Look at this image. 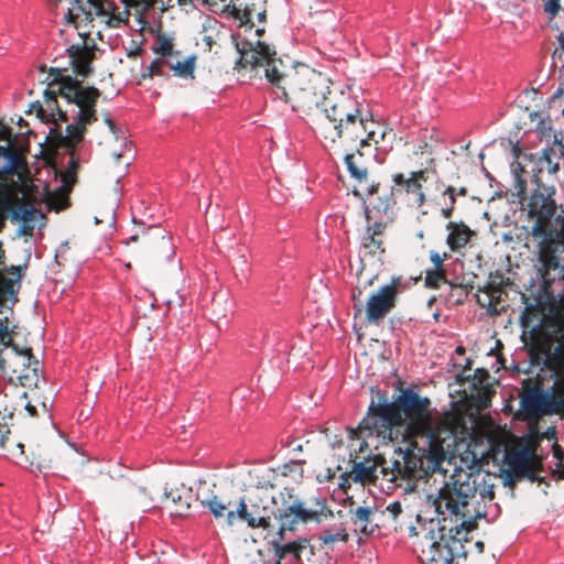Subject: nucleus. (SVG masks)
I'll return each instance as SVG.
<instances>
[{
  "label": "nucleus",
  "mask_w": 564,
  "mask_h": 564,
  "mask_svg": "<svg viewBox=\"0 0 564 564\" xmlns=\"http://www.w3.org/2000/svg\"><path fill=\"white\" fill-rule=\"evenodd\" d=\"M143 53V48L140 45H137L133 50L129 51L128 57L135 58Z\"/></svg>",
  "instance_id": "obj_57"
},
{
  "label": "nucleus",
  "mask_w": 564,
  "mask_h": 564,
  "mask_svg": "<svg viewBox=\"0 0 564 564\" xmlns=\"http://www.w3.org/2000/svg\"><path fill=\"white\" fill-rule=\"evenodd\" d=\"M164 67H165V58L158 57L154 61H152V63L147 68V73H144L142 75V77L143 78H145V77L152 78L153 76H165L166 74L163 70Z\"/></svg>",
  "instance_id": "obj_42"
},
{
  "label": "nucleus",
  "mask_w": 564,
  "mask_h": 564,
  "mask_svg": "<svg viewBox=\"0 0 564 564\" xmlns=\"http://www.w3.org/2000/svg\"><path fill=\"white\" fill-rule=\"evenodd\" d=\"M305 464V460H291L289 463H285L281 466H279L276 469L270 470L274 475V478L276 476L281 477H291L295 481L302 480L304 476V469L303 465Z\"/></svg>",
  "instance_id": "obj_33"
},
{
  "label": "nucleus",
  "mask_w": 564,
  "mask_h": 564,
  "mask_svg": "<svg viewBox=\"0 0 564 564\" xmlns=\"http://www.w3.org/2000/svg\"><path fill=\"white\" fill-rule=\"evenodd\" d=\"M446 229L448 230L446 243L453 252H458L460 249L465 248L471 237L476 236V232L463 221H449L446 225Z\"/></svg>",
  "instance_id": "obj_26"
},
{
  "label": "nucleus",
  "mask_w": 564,
  "mask_h": 564,
  "mask_svg": "<svg viewBox=\"0 0 564 564\" xmlns=\"http://www.w3.org/2000/svg\"><path fill=\"white\" fill-rule=\"evenodd\" d=\"M479 291L481 292V295L477 296V302L479 303V305H481L482 307H487L490 314H497V308L495 307V304L492 303V300L489 296L487 285L484 289H480Z\"/></svg>",
  "instance_id": "obj_43"
},
{
  "label": "nucleus",
  "mask_w": 564,
  "mask_h": 564,
  "mask_svg": "<svg viewBox=\"0 0 564 564\" xmlns=\"http://www.w3.org/2000/svg\"><path fill=\"white\" fill-rule=\"evenodd\" d=\"M447 253H444V257H442L437 251H431L430 252V259L434 265L433 269H436V270H445L444 269V261L445 259H447Z\"/></svg>",
  "instance_id": "obj_45"
},
{
  "label": "nucleus",
  "mask_w": 564,
  "mask_h": 564,
  "mask_svg": "<svg viewBox=\"0 0 564 564\" xmlns=\"http://www.w3.org/2000/svg\"><path fill=\"white\" fill-rule=\"evenodd\" d=\"M553 154H554V150L552 148L544 150L543 156L540 160L541 167H539L538 172H535V171L533 172V175H532V178H531V182L535 185V188L531 193L528 203H530L531 197L533 196V194H535L539 189H541V187H543V188H546V189L552 188V194L550 196H551V199L554 202L555 206H557V204H556V202L554 199L555 187L553 185L544 184L542 182L541 175H540L542 173L543 167H545L549 171L550 174H555L560 170L558 163H553V161H552ZM527 210L529 212V204H527ZM556 210H557V207H555V212ZM561 210H564V209L561 207ZM561 213L562 212H560L557 215L555 213L554 216L551 218V223H554L555 218Z\"/></svg>",
  "instance_id": "obj_23"
},
{
  "label": "nucleus",
  "mask_w": 564,
  "mask_h": 564,
  "mask_svg": "<svg viewBox=\"0 0 564 564\" xmlns=\"http://www.w3.org/2000/svg\"><path fill=\"white\" fill-rule=\"evenodd\" d=\"M269 488L273 489L274 484L271 480L263 481L251 494L248 501L241 498L236 510L227 512L226 523L231 527L239 519L247 522L250 528H270L272 517L275 518L276 506L272 503L271 495L268 492Z\"/></svg>",
  "instance_id": "obj_12"
},
{
  "label": "nucleus",
  "mask_w": 564,
  "mask_h": 564,
  "mask_svg": "<svg viewBox=\"0 0 564 564\" xmlns=\"http://www.w3.org/2000/svg\"><path fill=\"white\" fill-rule=\"evenodd\" d=\"M66 68L51 67L44 91L45 108L40 101L31 108L39 118L55 126L46 137L48 148H74L84 140L87 126L98 120L97 101L100 90L93 86H83L72 76L63 75Z\"/></svg>",
  "instance_id": "obj_2"
},
{
  "label": "nucleus",
  "mask_w": 564,
  "mask_h": 564,
  "mask_svg": "<svg viewBox=\"0 0 564 564\" xmlns=\"http://www.w3.org/2000/svg\"><path fill=\"white\" fill-rule=\"evenodd\" d=\"M447 283L445 270L429 269L425 272L424 284L429 289L438 290L442 284Z\"/></svg>",
  "instance_id": "obj_38"
},
{
  "label": "nucleus",
  "mask_w": 564,
  "mask_h": 564,
  "mask_svg": "<svg viewBox=\"0 0 564 564\" xmlns=\"http://www.w3.org/2000/svg\"><path fill=\"white\" fill-rule=\"evenodd\" d=\"M257 18L260 23H264L267 21L265 1H262V4L259 7Z\"/></svg>",
  "instance_id": "obj_53"
},
{
  "label": "nucleus",
  "mask_w": 564,
  "mask_h": 564,
  "mask_svg": "<svg viewBox=\"0 0 564 564\" xmlns=\"http://www.w3.org/2000/svg\"><path fill=\"white\" fill-rule=\"evenodd\" d=\"M271 500L273 506H276L274 512L275 519L281 522L279 532L281 536L284 530H293L300 522L307 523L313 521L321 523L334 517L325 499H316L313 503L306 506L288 488L279 491L278 495H271Z\"/></svg>",
  "instance_id": "obj_10"
},
{
  "label": "nucleus",
  "mask_w": 564,
  "mask_h": 564,
  "mask_svg": "<svg viewBox=\"0 0 564 564\" xmlns=\"http://www.w3.org/2000/svg\"><path fill=\"white\" fill-rule=\"evenodd\" d=\"M361 290H358V292H352V301H354V307L357 310V313H360L361 312V308H362V303H361Z\"/></svg>",
  "instance_id": "obj_51"
},
{
  "label": "nucleus",
  "mask_w": 564,
  "mask_h": 564,
  "mask_svg": "<svg viewBox=\"0 0 564 564\" xmlns=\"http://www.w3.org/2000/svg\"><path fill=\"white\" fill-rule=\"evenodd\" d=\"M62 183L50 196V203L56 208L68 206V195L74 186V172L62 173Z\"/></svg>",
  "instance_id": "obj_31"
},
{
  "label": "nucleus",
  "mask_w": 564,
  "mask_h": 564,
  "mask_svg": "<svg viewBox=\"0 0 564 564\" xmlns=\"http://www.w3.org/2000/svg\"><path fill=\"white\" fill-rule=\"evenodd\" d=\"M386 221L373 220L361 237V246L368 253L375 254L378 251L384 252L382 236L387 229Z\"/></svg>",
  "instance_id": "obj_28"
},
{
  "label": "nucleus",
  "mask_w": 564,
  "mask_h": 564,
  "mask_svg": "<svg viewBox=\"0 0 564 564\" xmlns=\"http://www.w3.org/2000/svg\"><path fill=\"white\" fill-rule=\"evenodd\" d=\"M200 503L203 507L207 508L216 519L223 517L227 518V512L230 511L229 508L231 507L230 501L225 502L217 496H213L208 499L202 500Z\"/></svg>",
  "instance_id": "obj_35"
},
{
  "label": "nucleus",
  "mask_w": 564,
  "mask_h": 564,
  "mask_svg": "<svg viewBox=\"0 0 564 564\" xmlns=\"http://www.w3.org/2000/svg\"><path fill=\"white\" fill-rule=\"evenodd\" d=\"M195 56H191L185 61H176L175 64L171 65V69L173 70L175 76L182 78H193L195 72Z\"/></svg>",
  "instance_id": "obj_36"
},
{
  "label": "nucleus",
  "mask_w": 564,
  "mask_h": 564,
  "mask_svg": "<svg viewBox=\"0 0 564 564\" xmlns=\"http://www.w3.org/2000/svg\"><path fill=\"white\" fill-rule=\"evenodd\" d=\"M561 75L563 77V82L560 84L558 88L554 91L553 94V98H560L561 96L564 95V66H562L561 68Z\"/></svg>",
  "instance_id": "obj_54"
},
{
  "label": "nucleus",
  "mask_w": 564,
  "mask_h": 564,
  "mask_svg": "<svg viewBox=\"0 0 564 564\" xmlns=\"http://www.w3.org/2000/svg\"><path fill=\"white\" fill-rule=\"evenodd\" d=\"M68 15L72 20H77L82 15L89 21L95 17L104 18L110 26H118L128 20L129 11L120 12L113 0H74Z\"/></svg>",
  "instance_id": "obj_15"
},
{
  "label": "nucleus",
  "mask_w": 564,
  "mask_h": 564,
  "mask_svg": "<svg viewBox=\"0 0 564 564\" xmlns=\"http://www.w3.org/2000/svg\"><path fill=\"white\" fill-rule=\"evenodd\" d=\"M452 530L431 520L420 532L413 533V547L422 564H453L463 544L460 539L452 534Z\"/></svg>",
  "instance_id": "obj_9"
},
{
  "label": "nucleus",
  "mask_w": 564,
  "mask_h": 564,
  "mask_svg": "<svg viewBox=\"0 0 564 564\" xmlns=\"http://www.w3.org/2000/svg\"><path fill=\"white\" fill-rule=\"evenodd\" d=\"M402 505L399 501L390 503L382 513H387L392 521H397L398 517L402 513Z\"/></svg>",
  "instance_id": "obj_44"
},
{
  "label": "nucleus",
  "mask_w": 564,
  "mask_h": 564,
  "mask_svg": "<svg viewBox=\"0 0 564 564\" xmlns=\"http://www.w3.org/2000/svg\"><path fill=\"white\" fill-rule=\"evenodd\" d=\"M456 354H458V355H464V354H465V348H464L463 346H458V347L456 348Z\"/></svg>",
  "instance_id": "obj_62"
},
{
  "label": "nucleus",
  "mask_w": 564,
  "mask_h": 564,
  "mask_svg": "<svg viewBox=\"0 0 564 564\" xmlns=\"http://www.w3.org/2000/svg\"><path fill=\"white\" fill-rule=\"evenodd\" d=\"M469 388L470 393L468 400L471 406L479 411L490 406L491 399L496 393L491 384H482Z\"/></svg>",
  "instance_id": "obj_32"
},
{
  "label": "nucleus",
  "mask_w": 564,
  "mask_h": 564,
  "mask_svg": "<svg viewBox=\"0 0 564 564\" xmlns=\"http://www.w3.org/2000/svg\"><path fill=\"white\" fill-rule=\"evenodd\" d=\"M430 406L429 398L410 388L401 390L392 402L372 401L358 427L351 430V437L376 436L383 443L420 437L427 443V452L440 459L444 441L440 431L431 424Z\"/></svg>",
  "instance_id": "obj_3"
},
{
  "label": "nucleus",
  "mask_w": 564,
  "mask_h": 564,
  "mask_svg": "<svg viewBox=\"0 0 564 564\" xmlns=\"http://www.w3.org/2000/svg\"><path fill=\"white\" fill-rule=\"evenodd\" d=\"M444 196H447L448 197V204L447 205H453V207H455V204H456V188L454 186H447L446 189L444 191L443 193Z\"/></svg>",
  "instance_id": "obj_50"
},
{
  "label": "nucleus",
  "mask_w": 564,
  "mask_h": 564,
  "mask_svg": "<svg viewBox=\"0 0 564 564\" xmlns=\"http://www.w3.org/2000/svg\"><path fill=\"white\" fill-rule=\"evenodd\" d=\"M12 149L11 147H0V154L6 158V150Z\"/></svg>",
  "instance_id": "obj_63"
},
{
  "label": "nucleus",
  "mask_w": 564,
  "mask_h": 564,
  "mask_svg": "<svg viewBox=\"0 0 564 564\" xmlns=\"http://www.w3.org/2000/svg\"><path fill=\"white\" fill-rule=\"evenodd\" d=\"M554 380L553 392L543 389L542 379L529 377L521 381L518 417L527 422H538L545 414H564V372L547 369Z\"/></svg>",
  "instance_id": "obj_7"
},
{
  "label": "nucleus",
  "mask_w": 564,
  "mask_h": 564,
  "mask_svg": "<svg viewBox=\"0 0 564 564\" xmlns=\"http://www.w3.org/2000/svg\"><path fill=\"white\" fill-rule=\"evenodd\" d=\"M318 540L321 541V547L333 549L334 544L338 541L347 543L349 534L346 531L345 524L343 522H338L323 529L318 535Z\"/></svg>",
  "instance_id": "obj_30"
},
{
  "label": "nucleus",
  "mask_w": 564,
  "mask_h": 564,
  "mask_svg": "<svg viewBox=\"0 0 564 564\" xmlns=\"http://www.w3.org/2000/svg\"><path fill=\"white\" fill-rule=\"evenodd\" d=\"M178 55H173L172 57H165V66L171 68V65L175 64L177 59H175Z\"/></svg>",
  "instance_id": "obj_59"
},
{
  "label": "nucleus",
  "mask_w": 564,
  "mask_h": 564,
  "mask_svg": "<svg viewBox=\"0 0 564 564\" xmlns=\"http://www.w3.org/2000/svg\"><path fill=\"white\" fill-rule=\"evenodd\" d=\"M546 299L547 313L544 314L539 327L542 334L552 340V347H555L554 344L557 343L558 338H563L562 329L564 328L560 326V322L564 321V295L557 297L551 288H547Z\"/></svg>",
  "instance_id": "obj_18"
},
{
  "label": "nucleus",
  "mask_w": 564,
  "mask_h": 564,
  "mask_svg": "<svg viewBox=\"0 0 564 564\" xmlns=\"http://www.w3.org/2000/svg\"><path fill=\"white\" fill-rule=\"evenodd\" d=\"M400 283V278H393L390 284L382 286L378 293L369 297L366 306L369 323L378 324L395 306Z\"/></svg>",
  "instance_id": "obj_17"
},
{
  "label": "nucleus",
  "mask_w": 564,
  "mask_h": 564,
  "mask_svg": "<svg viewBox=\"0 0 564 564\" xmlns=\"http://www.w3.org/2000/svg\"><path fill=\"white\" fill-rule=\"evenodd\" d=\"M427 178V169L411 172L409 177L402 173H397L392 176L394 185L410 195L416 207H422L426 202L423 184Z\"/></svg>",
  "instance_id": "obj_20"
},
{
  "label": "nucleus",
  "mask_w": 564,
  "mask_h": 564,
  "mask_svg": "<svg viewBox=\"0 0 564 564\" xmlns=\"http://www.w3.org/2000/svg\"><path fill=\"white\" fill-rule=\"evenodd\" d=\"M489 475L480 468L469 466L457 467L433 500L436 512L462 518V525L470 531L476 522L468 509L470 502L479 496L481 500L495 498L494 485L489 484Z\"/></svg>",
  "instance_id": "obj_5"
},
{
  "label": "nucleus",
  "mask_w": 564,
  "mask_h": 564,
  "mask_svg": "<svg viewBox=\"0 0 564 564\" xmlns=\"http://www.w3.org/2000/svg\"><path fill=\"white\" fill-rule=\"evenodd\" d=\"M487 289L489 291V296L492 300V303L495 304V307L497 308V314H500L505 311V297L507 296V292L500 286L495 284H487Z\"/></svg>",
  "instance_id": "obj_40"
},
{
  "label": "nucleus",
  "mask_w": 564,
  "mask_h": 564,
  "mask_svg": "<svg viewBox=\"0 0 564 564\" xmlns=\"http://www.w3.org/2000/svg\"><path fill=\"white\" fill-rule=\"evenodd\" d=\"M382 467H389V462L382 455H376L361 462H354L352 474L356 480L371 484L378 479L379 468L382 474Z\"/></svg>",
  "instance_id": "obj_24"
},
{
  "label": "nucleus",
  "mask_w": 564,
  "mask_h": 564,
  "mask_svg": "<svg viewBox=\"0 0 564 564\" xmlns=\"http://www.w3.org/2000/svg\"><path fill=\"white\" fill-rule=\"evenodd\" d=\"M553 455L558 460V464H562L564 453L557 444L553 446Z\"/></svg>",
  "instance_id": "obj_56"
},
{
  "label": "nucleus",
  "mask_w": 564,
  "mask_h": 564,
  "mask_svg": "<svg viewBox=\"0 0 564 564\" xmlns=\"http://www.w3.org/2000/svg\"><path fill=\"white\" fill-rule=\"evenodd\" d=\"M545 12L550 13L551 15H555L561 10V3L560 0H547L544 7Z\"/></svg>",
  "instance_id": "obj_48"
},
{
  "label": "nucleus",
  "mask_w": 564,
  "mask_h": 564,
  "mask_svg": "<svg viewBox=\"0 0 564 564\" xmlns=\"http://www.w3.org/2000/svg\"><path fill=\"white\" fill-rule=\"evenodd\" d=\"M345 163L350 178L354 181L352 194L361 200L378 194L380 183L370 177L369 164L360 149L345 155Z\"/></svg>",
  "instance_id": "obj_16"
},
{
  "label": "nucleus",
  "mask_w": 564,
  "mask_h": 564,
  "mask_svg": "<svg viewBox=\"0 0 564 564\" xmlns=\"http://www.w3.org/2000/svg\"><path fill=\"white\" fill-rule=\"evenodd\" d=\"M310 546L308 539H299L284 544L278 541L271 542V550L278 558L275 564H302L301 555Z\"/></svg>",
  "instance_id": "obj_21"
},
{
  "label": "nucleus",
  "mask_w": 564,
  "mask_h": 564,
  "mask_svg": "<svg viewBox=\"0 0 564 564\" xmlns=\"http://www.w3.org/2000/svg\"><path fill=\"white\" fill-rule=\"evenodd\" d=\"M11 346L19 355L28 357L29 360L33 358L31 347L19 348L15 344H12Z\"/></svg>",
  "instance_id": "obj_52"
},
{
  "label": "nucleus",
  "mask_w": 564,
  "mask_h": 564,
  "mask_svg": "<svg viewBox=\"0 0 564 564\" xmlns=\"http://www.w3.org/2000/svg\"><path fill=\"white\" fill-rule=\"evenodd\" d=\"M376 512V509L365 506H358L355 509H350L351 523L355 527V531L360 532L364 535L372 534L379 527L375 523Z\"/></svg>",
  "instance_id": "obj_27"
},
{
  "label": "nucleus",
  "mask_w": 564,
  "mask_h": 564,
  "mask_svg": "<svg viewBox=\"0 0 564 564\" xmlns=\"http://www.w3.org/2000/svg\"><path fill=\"white\" fill-rule=\"evenodd\" d=\"M156 46L153 47V52L161 56V58L172 57L178 55V52L173 50V41L165 34H159L156 36Z\"/></svg>",
  "instance_id": "obj_37"
},
{
  "label": "nucleus",
  "mask_w": 564,
  "mask_h": 564,
  "mask_svg": "<svg viewBox=\"0 0 564 564\" xmlns=\"http://www.w3.org/2000/svg\"><path fill=\"white\" fill-rule=\"evenodd\" d=\"M78 144H76L74 148H67L68 150H70V158H69V162H68V167L65 172H74V184L76 183V172H77V169H78V162L76 161L75 156H74V149L77 147Z\"/></svg>",
  "instance_id": "obj_47"
},
{
  "label": "nucleus",
  "mask_w": 564,
  "mask_h": 564,
  "mask_svg": "<svg viewBox=\"0 0 564 564\" xmlns=\"http://www.w3.org/2000/svg\"><path fill=\"white\" fill-rule=\"evenodd\" d=\"M553 475H557V479H564V465L562 470H554Z\"/></svg>",
  "instance_id": "obj_60"
},
{
  "label": "nucleus",
  "mask_w": 564,
  "mask_h": 564,
  "mask_svg": "<svg viewBox=\"0 0 564 564\" xmlns=\"http://www.w3.org/2000/svg\"><path fill=\"white\" fill-rule=\"evenodd\" d=\"M456 195L466 196L467 195V188L460 187L459 189H456Z\"/></svg>",
  "instance_id": "obj_61"
},
{
  "label": "nucleus",
  "mask_w": 564,
  "mask_h": 564,
  "mask_svg": "<svg viewBox=\"0 0 564 564\" xmlns=\"http://www.w3.org/2000/svg\"><path fill=\"white\" fill-rule=\"evenodd\" d=\"M12 209L13 206L8 198H4L2 202H0V219L4 220L8 217L7 213Z\"/></svg>",
  "instance_id": "obj_49"
},
{
  "label": "nucleus",
  "mask_w": 564,
  "mask_h": 564,
  "mask_svg": "<svg viewBox=\"0 0 564 564\" xmlns=\"http://www.w3.org/2000/svg\"><path fill=\"white\" fill-rule=\"evenodd\" d=\"M441 142H443V139L437 131L425 129L420 137L415 154H432L435 145Z\"/></svg>",
  "instance_id": "obj_34"
},
{
  "label": "nucleus",
  "mask_w": 564,
  "mask_h": 564,
  "mask_svg": "<svg viewBox=\"0 0 564 564\" xmlns=\"http://www.w3.org/2000/svg\"><path fill=\"white\" fill-rule=\"evenodd\" d=\"M105 122L106 124L109 127L110 131L116 134V124L115 122L109 118V117H106L105 118Z\"/></svg>",
  "instance_id": "obj_58"
},
{
  "label": "nucleus",
  "mask_w": 564,
  "mask_h": 564,
  "mask_svg": "<svg viewBox=\"0 0 564 564\" xmlns=\"http://www.w3.org/2000/svg\"><path fill=\"white\" fill-rule=\"evenodd\" d=\"M192 492L191 490L180 487L173 488L164 492V502L171 510L172 516L185 517L191 509Z\"/></svg>",
  "instance_id": "obj_25"
},
{
  "label": "nucleus",
  "mask_w": 564,
  "mask_h": 564,
  "mask_svg": "<svg viewBox=\"0 0 564 564\" xmlns=\"http://www.w3.org/2000/svg\"><path fill=\"white\" fill-rule=\"evenodd\" d=\"M6 159L9 160L12 166H19L23 162L22 156L15 148L6 150Z\"/></svg>",
  "instance_id": "obj_46"
},
{
  "label": "nucleus",
  "mask_w": 564,
  "mask_h": 564,
  "mask_svg": "<svg viewBox=\"0 0 564 564\" xmlns=\"http://www.w3.org/2000/svg\"><path fill=\"white\" fill-rule=\"evenodd\" d=\"M489 372L485 369H476L474 372L473 378L470 379L469 375H458V381L460 383H464L465 381H469V387H476V386H482V384H490L489 383Z\"/></svg>",
  "instance_id": "obj_39"
},
{
  "label": "nucleus",
  "mask_w": 564,
  "mask_h": 564,
  "mask_svg": "<svg viewBox=\"0 0 564 564\" xmlns=\"http://www.w3.org/2000/svg\"><path fill=\"white\" fill-rule=\"evenodd\" d=\"M263 33H264V29H263V28H261V29H257V31H256V34H257L258 36H262V34H263Z\"/></svg>",
  "instance_id": "obj_64"
},
{
  "label": "nucleus",
  "mask_w": 564,
  "mask_h": 564,
  "mask_svg": "<svg viewBox=\"0 0 564 564\" xmlns=\"http://www.w3.org/2000/svg\"><path fill=\"white\" fill-rule=\"evenodd\" d=\"M34 208L26 204H20L12 209V218L15 220H22L23 223H30L34 217Z\"/></svg>",
  "instance_id": "obj_41"
},
{
  "label": "nucleus",
  "mask_w": 564,
  "mask_h": 564,
  "mask_svg": "<svg viewBox=\"0 0 564 564\" xmlns=\"http://www.w3.org/2000/svg\"><path fill=\"white\" fill-rule=\"evenodd\" d=\"M563 327V338H558L555 347L552 340L542 334L540 327H533L530 334V341L525 343L531 364L543 366L545 369H553L564 372V321L560 322Z\"/></svg>",
  "instance_id": "obj_14"
},
{
  "label": "nucleus",
  "mask_w": 564,
  "mask_h": 564,
  "mask_svg": "<svg viewBox=\"0 0 564 564\" xmlns=\"http://www.w3.org/2000/svg\"><path fill=\"white\" fill-rule=\"evenodd\" d=\"M394 188L388 191H378V194L365 197V216L368 223L371 220L386 221L390 224L393 220V208L397 204L394 198Z\"/></svg>",
  "instance_id": "obj_19"
},
{
  "label": "nucleus",
  "mask_w": 564,
  "mask_h": 564,
  "mask_svg": "<svg viewBox=\"0 0 564 564\" xmlns=\"http://www.w3.org/2000/svg\"><path fill=\"white\" fill-rule=\"evenodd\" d=\"M552 188L541 187L529 203V218L534 220L531 235L534 238H542L539 243V260L541 262V276L543 283L539 292L533 295V301L524 293L521 300L524 308L520 315V324L523 328L521 336L525 344L530 341V334L533 327L541 326V319L547 313L546 289L551 288V270H560L564 278V267L558 262L557 252L564 251V210L551 223L555 214V204L551 199Z\"/></svg>",
  "instance_id": "obj_4"
},
{
  "label": "nucleus",
  "mask_w": 564,
  "mask_h": 564,
  "mask_svg": "<svg viewBox=\"0 0 564 564\" xmlns=\"http://www.w3.org/2000/svg\"><path fill=\"white\" fill-rule=\"evenodd\" d=\"M74 73L77 76L86 78L91 75V64L95 59L94 46L88 47L86 44H73L66 50Z\"/></svg>",
  "instance_id": "obj_22"
},
{
  "label": "nucleus",
  "mask_w": 564,
  "mask_h": 564,
  "mask_svg": "<svg viewBox=\"0 0 564 564\" xmlns=\"http://www.w3.org/2000/svg\"><path fill=\"white\" fill-rule=\"evenodd\" d=\"M240 54L235 69L240 73L249 68L256 76L264 74L265 78L279 90L278 96L292 106L294 111L310 115L325 108L328 96L335 90L329 87V79L305 64L286 65L276 52L267 43L245 41L236 43Z\"/></svg>",
  "instance_id": "obj_1"
},
{
  "label": "nucleus",
  "mask_w": 564,
  "mask_h": 564,
  "mask_svg": "<svg viewBox=\"0 0 564 564\" xmlns=\"http://www.w3.org/2000/svg\"><path fill=\"white\" fill-rule=\"evenodd\" d=\"M399 442L404 443L405 447H398L394 451L395 456L389 462V467H382V476L389 481L422 479L430 471L441 470V465L446 458L444 449L440 459H435L426 449L427 443L420 437L399 440Z\"/></svg>",
  "instance_id": "obj_8"
},
{
  "label": "nucleus",
  "mask_w": 564,
  "mask_h": 564,
  "mask_svg": "<svg viewBox=\"0 0 564 564\" xmlns=\"http://www.w3.org/2000/svg\"><path fill=\"white\" fill-rule=\"evenodd\" d=\"M122 242L128 247L132 243L139 245L131 252L137 259L152 268L163 267L175 256L170 235L159 226L139 228Z\"/></svg>",
  "instance_id": "obj_11"
},
{
  "label": "nucleus",
  "mask_w": 564,
  "mask_h": 564,
  "mask_svg": "<svg viewBox=\"0 0 564 564\" xmlns=\"http://www.w3.org/2000/svg\"><path fill=\"white\" fill-rule=\"evenodd\" d=\"M508 468L505 470L503 482L508 487H514L523 478L531 482L546 484L545 477H540L543 471L542 459L529 447L511 451L506 455Z\"/></svg>",
  "instance_id": "obj_13"
},
{
  "label": "nucleus",
  "mask_w": 564,
  "mask_h": 564,
  "mask_svg": "<svg viewBox=\"0 0 564 564\" xmlns=\"http://www.w3.org/2000/svg\"><path fill=\"white\" fill-rule=\"evenodd\" d=\"M454 210L455 207H453V205H445V207L442 208L441 213L444 218L449 219L453 216Z\"/></svg>",
  "instance_id": "obj_55"
},
{
  "label": "nucleus",
  "mask_w": 564,
  "mask_h": 564,
  "mask_svg": "<svg viewBox=\"0 0 564 564\" xmlns=\"http://www.w3.org/2000/svg\"><path fill=\"white\" fill-rule=\"evenodd\" d=\"M321 112L323 117L316 123V133L326 143H339L345 150H352L357 139L366 135L362 124L367 113L349 93L335 90Z\"/></svg>",
  "instance_id": "obj_6"
},
{
  "label": "nucleus",
  "mask_w": 564,
  "mask_h": 564,
  "mask_svg": "<svg viewBox=\"0 0 564 564\" xmlns=\"http://www.w3.org/2000/svg\"><path fill=\"white\" fill-rule=\"evenodd\" d=\"M365 137L357 139L356 147L354 149L369 147L372 143L378 145L381 140L384 139L386 129L378 121H375L370 115L367 113L364 124Z\"/></svg>",
  "instance_id": "obj_29"
}]
</instances>
